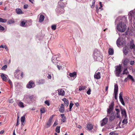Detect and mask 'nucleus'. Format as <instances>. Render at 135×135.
Here are the masks:
<instances>
[{
    "instance_id": "obj_1",
    "label": "nucleus",
    "mask_w": 135,
    "mask_h": 135,
    "mask_svg": "<svg viewBox=\"0 0 135 135\" xmlns=\"http://www.w3.org/2000/svg\"><path fill=\"white\" fill-rule=\"evenodd\" d=\"M122 19L124 21L123 22L122 21L117 24V30L121 32H124L126 28V26L125 23L127 21V18L124 16L123 17Z\"/></svg>"
},
{
    "instance_id": "obj_2",
    "label": "nucleus",
    "mask_w": 135,
    "mask_h": 135,
    "mask_svg": "<svg viewBox=\"0 0 135 135\" xmlns=\"http://www.w3.org/2000/svg\"><path fill=\"white\" fill-rule=\"evenodd\" d=\"M94 57L97 61H101L102 60L103 56L102 54L99 51H95L94 54Z\"/></svg>"
},
{
    "instance_id": "obj_3",
    "label": "nucleus",
    "mask_w": 135,
    "mask_h": 135,
    "mask_svg": "<svg viewBox=\"0 0 135 135\" xmlns=\"http://www.w3.org/2000/svg\"><path fill=\"white\" fill-rule=\"evenodd\" d=\"M115 74L116 76L118 77L122 71L121 66L120 65L116 66H115Z\"/></svg>"
},
{
    "instance_id": "obj_4",
    "label": "nucleus",
    "mask_w": 135,
    "mask_h": 135,
    "mask_svg": "<svg viewBox=\"0 0 135 135\" xmlns=\"http://www.w3.org/2000/svg\"><path fill=\"white\" fill-rule=\"evenodd\" d=\"M34 82L32 80L30 81L26 85V87L29 89L33 88L35 86Z\"/></svg>"
},
{
    "instance_id": "obj_5",
    "label": "nucleus",
    "mask_w": 135,
    "mask_h": 135,
    "mask_svg": "<svg viewBox=\"0 0 135 135\" xmlns=\"http://www.w3.org/2000/svg\"><path fill=\"white\" fill-rule=\"evenodd\" d=\"M108 119L106 117L103 119L100 122L101 126H103L106 124L108 122Z\"/></svg>"
},
{
    "instance_id": "obj_6",
    "label": "nucleus",
    "mask_w": 135,
    "mask_h": 135,
    "mask_svg": "<svg viewBox=\"0 0 135 135\" xmlns=\"http://www.w3.org/2000/svg\"><path fill=\"white\" fill-rule=\"evenodd\" d=\"M121 114L122 116H124V117H127V115L126 111L125 109L123 108H120Z\"/></svg>"
},
{
    "instance_id": "obj_7",
    "label": "nucleus",
    "mask_w": 135,
    "mask_h": 135,
    "mask_svg": "<svg viewBox=\"0 0 135 135\" xmlns=\"http://www.w3.org/2000/svg\"><path fill=\"white\" fill-rule=\"evenodd\" d=\"M20 70L18 69H17L16 70L15 72V77L18 79H20V75L21 74L20 73Z\"/></svg>"
},
{
    "instance_id": "obj_8",
    "label": "nucleus",
    "mask_w": 135,
    "mask_h": 135,
    "mask_svg": "<svg viewBox=\"0 0 135 135\" xmlns=\"http://www.w3.org/2000/svg\"><path fill=\"white\" fill-rule=\"evenodd\" d=\"M122 95L123 93L120 92L119 94V99L120 101V102L124 106L125 103L122 97Z\"/></svg>"
},
{
    "instance_id": "obj_9",
    "label": "nucleus",
    "mask_w": 135,
    "mask_h": 135,
    "mask_svg": "<svg viewBox=\"0 0 135 135\" xmlns=\"http://www.w3.org/2000/svg\"><path fill=\"white\" fill-rule=\"evenodd\" d=\"M94 77L95 79H99L100 78V72L95 73L94 75Z\"/></svg>"
},
{
    "instance_id": "obj_10",
    "label": "nucleus",
    "mask_w": 135,
    "mask_h": 135,
    "mask_svg": "<svg viewBox=\"0 0 135 135\" xmlns=\"http://www.w3.org/2000/svg\"><path fill=\"white\" fill-rule=\"evenodd\" d=\"M115 110L116 111V117L117 118H120V110L117 108H115Z\"/></svg>"
},
{
    "instance_id": "obj_11",
    "label": "nucleus",
    "mask_w": 135,
    "mask_h": 135,
    "mask_svg": "<svg viewBox=\"0 0 135 135\" xmlns=\"http://www.w3.org/2000/svg\"><path fill=\"white\" fill-rule=\"evenodd\" d=\"M123 52L125 55H126L128 54V51L127 46H126L124 47L123 49Z\"/></svg>"
},
{
    "instance_id": "obj_12",
    "label": "nucleus",
    "mask_w": 135,
    "mask_h": 135,
    "mask_svg": "<svg viewBox=\"0 0 135 135\" xmlns=\"http://www.w3.org/2000/svg\"><path fill=\"white\" fill-rule=\"evenodd\" d=\"M65 108L64 105L61 104L59 108V111L61 113H64L65 111Z\"/></svg>"
},
{
    "instance_id": "obj_13",
    "label": "nucleus",
    "mask_w": 135,
    "mask_h": 135,
    "mask_svg": "<svg viewBox=\"0 0 135 135\" xmlns=\"http://www.w3.org/2000/svg\"><path fill=\"white\" fill-rule=\"evenodd\" d=\"M28 97L31 101H35L36 100V97L34 96L33 95H29L28 96Z\"/></svg>"
},
{
    "instance_id": "obj_14",
    "label": "nucleus",
    "mask_w": 135,
    "mask_h": 135,
    "mask_svg": "<svg viewBox=\"0 0 135 135\" xmlns=\"http://www.w3.org/2000/svg\"><path fill=\"white\" fill-rule=\"evenodd\" d=\"M58 93L59 95L64 96L65 94V91L62 89H60L58 90Z\"/></svg>"
},
{
    "instance_id": "obj_15",
    "label": "nucleus",
    "mask_w": 135,
    "mask_h": 135,
    "mask_svg": "<svg viewBox=\"0 0 135 135\" xmlns=\"http://www.w3.org/2000/svg\"><path fill=\"white\" fill-rule=\"evenodd\" d=\"M115 116L113 112L110 115L109 117V119L111 121H112L114 120L115 119Z\"/></svg>"
},
{
    "instance_id": "obj_16",
    "label": "nucleus",
    "mask_w": 135,
    "mask_h": 135,
    "mask_svg": "<svg viewBox=\"0 0 135 135\" xmlns=\"http://www.w3.org/2000/svg\"><path fill=\"white\" fill-rule=\"evenodd\" d=\"M1 77L3 80L4 81H7V77L5 76V75L4 74H2L1 75Z\"/></svg>"
},
{
    "instance_id": "obj_17",
    "label": "nucleus",
    "mask_w": 135,
    "mask_h": 135,
    "mask_svg": "<svg viewBox=\"0 0 135 135\" xmlns=\"http://www.w3.org/2000/svg\"><path fill=\"white\" fill-rule=\"evenodd\" d=\"M134 11H130L128 13V15L129 17H130L131 18L134 17Z\"/></svg>"
},
{
    "instance_id": "obj_18",
    "label": "nucleus",
    "mask_w": 135,
    "mask_h": 135,
    "mask_svg": "<svg viewBox=\"0 0 135 135\" xmlns=\"http://www.w3.org/2000/svg\"><path fill=\"white\" fill-rule=\"evenodd\" d=\"M16 13L17 14H21L23 13L21 10L20 8H17L16 9Z\"/></svg>"
},
{
    "instance_id": "obj_19",
    "label": "nucleus",
    "mask_w": 135,
    "mask_h": 135,
    "mask_svg": "<svg viewBox=\"0 0 135 135\" xmlns=\"http://www.w3.org/2000/svg\"><path fill=\"white\" fill-rule=\"evenodd\" d=\"M52 62L55 64L57 63L56 60V57L55 56H54L52 57Z\"/></svg>"
},
{
    "instance_id": "obj_20",
    "label": "nucleus",
    "mask_w": 135,
    "mask_h": 135,
    "mask_svg": "<svg viewBox=\"0 0 135 135\" xmlns=\"http://www.w3.org/2000/svg\"><path fill=\"white\" fill-rule=\"evenodd\" d=\"M62 100L64 101V103L66 106H68L69 104V100L65 98H64Z\"/></svg>"
},
{
    "instance_id": "obj_21",
    "label": "nucleus",
    "mask_w": 135,
    "mask_h": 135,
    "mask_svg": "<svg viewBox=\"0 0 135 135\" xmlns=\"http://www.w3.org/2000/svg\"><path fill=\"white\" fill-rule=\"evenodd\" d=\"M45 17L44 16L42 15H40L39 21L40 22H43L44 19Z\"/></svg>"
},
{
    "instance_id": "obj_22",
    "label": "nucleus",
    "mask_w": 135,
    "mask_h": 135,
    "mask_svg": "<svg viewBox=\"0 0 135 135\" xmlns=\"http://www.w3.org/2000/svg\"><path fill=\"white\" fill-rule=\"evenodd\" d=\"M86 127L88 129L90 130L93 129V126L91 124H88L87 125Z\"/></svg>"
},
{
    "instance_id": "obj_23",
    "label": "nucleus",
    "mask_w": 135,
    "mask_h": 135,
    "mask_svg": "<svg viewBox=\"0 0 135 135\" xmlns=\"http://www.w3.org/2000/svg\"><path fill=\"white\" fill-rule=\"evenodd\" d=\"M25 115H23V116L22 117L21 119V125H24V123L25 120Z\"/></svg>"
},
{
    "instance_id": "obj_24",
    "label": "nucleus",
    "mask_w": 135,
    "mask_h": 135,
    "mask_svg": "<svg viewBox=\"0 0 135 135\" xmlns=\"http://www.w3.org/2000/svg\"><path fill=\"white\" fill-rule=\"evenodd\" d=\"M61 116L62 118L61 119V121L63 122H65L66 120V117L64 116V114H61Z\"/></svg>"
},
{
    "instance_id": "obj_25",
    "label": "nucleus",
    "mask_w": 135,
    "mask_h": 135,
    "mask_svg": "<svg viewBox=\"0 0 135 135\" xmlns=\"http://www.w3.org/2000/svg\"><path fill=\"white\" fill-rule=\"evenodd\" d=\"M118 90V86L117 84H116L114 85V93H117Z\"/></svg>"
},
{
    "instance_id": "obj_26",
    "label": "nucleus",
    "mask_w": 135,
    "mask_h": 135,
    "mask_svg": "<svg viewBox=\"0 0 135 135\" xmlns=\"http://www.w3.org/2000/svg\"><path fill=\"white\" fill-rule=\"evenodd\" d=\"M108 52V53L110 55H112L114 54V51L113 49L112 48H109Z\"/></svg>"
},
{
    "instance_id": "obj_27",
    "label": "nucleus",
    "mask_w": 135,
    "mask_h": 135,
    "mask_svg": "<svg viewBox=\"0 0 135 135\" xmlns=\"http://www.w3.org/2000/svg\"><path fill=\"white\" fill-rule=\"evenodd\" d=\"M17 104L18 106L21 108H24V106L23 105V103L21 102H19L17 103Z\"/></svg>"
},
{
    "instance_id": "obj_28",
    "label": "nucleus",
    "mask_w": 135,
    "mask_h": 135,
    "mask_svg": "<svg viewBox=\"0 0 135 135\" xmlns=\"http://www.w3.org/2000/svg\"><path fill=\"white\" fill-rule=\"evenodd\" d=\"M51 124V122L48 120L46 123V128H48L50 127Z\"/></svg>"
},
{
    "instance_id": "obj_29",
    "label": "nucleus",
    "mask_w": 135,
    "mask_h": 135,
    "mask_svg": "<svg viewBox=\"0 0 135 135\" xmlns=\"http://www.w3.org/2000/svg\"><path fill=\"white\" fill-rule=\"evenodd\" d=\"M112 109H110L109 108H108V109L107 110V116H109V115L113 111Z\"/></svg>"
},
{
    "instance_id": "obj_30",
    "label": "nucleus",
    "mask_w": 135,
    "mask_h": 135,
    "mask_svg": "<svg viewBox=\"0 0 135 135\" xmlns=\"http://www.w3.org/2000/svg\"><path fill=\"white\" fill-rule=\"evenodd\" d=\"M128 73L129 72L128 71L127 68H126L124 69L122 74H123L127 75Z\"/></svg>"
},
{
    "instance_id": "obj_31",
    "label": "nucleus",
    "mask_w": 135,
    "mask_h": 135,
    "mask_svg": "<svg viewBox=\"0 0 135 135\" xmlns=\"http://www.w3.org/2000/svg\"><path fill=\"white\" fill-rule=\"evenodd\" d=\"M45 82V80L44 79H41L39 80L38 83L40 84H41L44 83Z\"/></svg>"
},
{
    "instance_id": "obj_32",
    "label": "nucleus",
    "mask_w": 135,
    "mask_h": 135,
    "mask_svg": "<svg viewBox=\"0 0 135 135\" xmlns=\"http://www.w3.org/2000/svg\"><path fill=\"white\" fill-rule=\"evenodd\" d=\"M114 103L113 102L111 103V104L109 105V108L110 109L113 110L114 108Z\"/></svg>"
},
{
    "instance_id": "obj_33",
    "label": "nucleus",
    "mask_w": 135,
    "mask_h": 135,
    "mask_svg": "<svg viewBox=\"0 0 135 135\" xmlns=\"http://www.w3.org/2000/svg\"><path fill=\"white\" fill-rule=\"evenodd\" d=\"M86 88V87L85 86H79V90L81 91L82 90L85 89Z\"/></svg>"
},
{
    "instance_id": "obj_34",
    "label": "nucleus",
    "mask_w": 135,
    "mask_h": 135,
    "mask_svg": "<svg viewBox=\"0 0 135 135\" xmlns=\"http://www.w3.org/2000/svg\"><path fill=\"white\" fill-rule=\"evenodd\" d=\"M129 60L127 58L125 59L123 62V64L124 65H126L129 62Z\"/></svg>"
},
{
    "instance_id": "obj_35",
    "label": "nucleus",
    "mask_w": 135,
    "mask_h": 135,
    "mask_svg": "<svg viewBox=\"0 0 135 135\" xmlns=\"http://www.w3.org/2000/svg\"><path fill=\"white\" fill-rule=\"evenodd\" d=\"M15 22V21L13 19H10L7 22L8 24H11Z\"/></svg>"
},
{
    "instance_id": "obj_36",
    "label": "nucleus",
    "mask_w": 135,
    "mask_h": 135,
    "mask_svg": "<svg viewBox=\"0 0 135 135\" xmlns=\"http://www.w3.org/2000/svg\"><path fill=\"white\" fill-rule=\"evenodd\" d=\"M69 75L71 77H74L76 75V73L74 72L73 73H70Z\"/></svg>"
},
{
    "instance_id": "obj_37",
    "label": "nucleus",
    "mask_w": 135,
    "mask_h": 135,
    "mask_svg": "<svg viewBox=\"0 0 135 135\" xmlns=\"http://www.w3.org/2000/svg\"><path fill=\"white\" fill-rule=\"evenodd\" d=\"M60 126H57L56 128L55 131L57 133H59L60 132Z\"/></svg>"
},
{
    "instance_id": "obj_38",
    "label": "nucleus",
    "mask_w": 135,
    "mask_h": 135,
    "mask_svg": "<svg viewBox=\"0 0 135 135\" xmlns=\"http://www.w3.org/2000/svg\"><path fill=\"white\" fill-rule=\"evenodd\" d=\"M7 20L6 19H3L1 18L0 17V22H2V23H4L6 22H7Z\"/></svg>"
},
{
    "instance_id": "obj_39",
    "label": "nucleus",
    "mask_w": 135,
    "mask_h": 135,
    "mask_svg": "<svg viewBox=\"0 0 135 135\" xmlns=\"http://www.w3.org/2000/svg\"><path fill=\"white\" fill-rule=\"evenodd\" d=\"M122 122L124 124H126L127 123V117H124V119L123 120Z\"/></svg>"
},
{
    "instance_id": "obj_40",
    "label": "nucleus",
    "mask_w": 135,
    "mask_h": 135,
    "mask_svg": "<svg viewBox=\"0 0 135 135\" xmlns=\"http://www.w3.org/2000/svg\"><path fill=\"white\" fill-rule=\"evenodd\" d=\"M25 23L26 22H25L24 21H22L20 24V26L23 27H25L26 26H25Z\"/></svg>"
},
{
    "instance_id": "obj_41",
    "label": "nucleus",
    "mask_w": 135,
    "mask_h": 135,
    "mask_svg": "<svg viewBox=\"0 0 135 135\" xmlns=\"http://www.w3.org/2000/svg\"><path fill=\"white\" fill-rule=\"evenodd\" d=\"M128 79L131 80L132 81H134V79H133V77L130 75H128Z\"/></svg>"
},
{
    "instance_id": "obj_42",
    "label": "nucleus",
    "mask_w": 135,
    "mask_h": 135,
    "mask_svg": "<svg viewBox=\"0 0 135 135\" xmlns=\"http://www.w3.org/2000/svg\"><path fill=\"white\" fill-rule=\"evenodd\" d=\"M7 65H5L3 66L1 68V69L3 70H5L7 68Z\"/></svg>"
},
{
    "instance_id": "obj_43",
    "label": "nucleus",
    "mask_w": 135,
    "mask_h": 135,
    "mask_svg": "<svg viewBox=\"0 0 135 135\" xmlns=\"http://www.w3.org/2000/svg\"><path fill=\"white\" fill-rule=\"evenodd\" d=\"M41 114L42 113H44L45 112V110L44 108H41L40 109Z\"/></svg>"
},
{
    "instance_id": "obj_44",
    "label": "nucleus",
    "mask_w": 135,
    "mask_h": 135,
    "mask_svg": "<svg viewBox=\"0 0 135 135\" xmlns=\"http://www.w3.org/2000/svg\"><path fill=\"white\" fill-rule=\"evenodd\" d=\"M95 0H93L92 1V4L91 6V8H93L95 6Z\"/></svg>"
},
{
    "instance_id": "obj_45",
    "label": "nucleus",
    "mask_w": 135,
    "mask_h": 135,
    "mask_svg": "<svg viewBox=\"0 0 135 135\" xmlns=\"http://www.w3.org/2000/svg\"><path fill=\"white\" fill-rule=\"evenodd\" d=\"M51 28L53 30H55L56 29V25H52Z\"/></svg>"
},
{
    "instance_id": "obj_46",
    "label": "nucleus",
    "mask_w": 135,
    "mask_h": 135,
    "mask_svg": "<svg viewBox=\"0 0 135 135\" xmlns=\"http://www.w3.org/2000/svg\"><path fill=\"white\" fill-rule=\"evenodd\" d=\"M99 4L100 6V7H99V9H100L101 10H103V8H102V3L101 2H99Z\"/></svg>"
},
{
    "instance_id": "obj_47",
    "label": "nucleus",
    "mask_w": 135,
    "mask_h": 135,
    "mask_svg": "<svg viewBox=\"0 0 135 135\" xmlns=\"http://www.w3.org/2000/svg\"><path fill=\"white\" fill-rule=\"evenodd\" d=\"M120 39L118 38L117 41L116 43L118 46L120 45Z\"/></svg>"
},
{
    "instance_id": "obj_48",
    "label": "nucleus",
    "mask_w": 135,
    "mask_h": 135,
    "mask_svg": "<svg viewBox=\"0 0 135 135\" xmlns=\"http://www.w3.org/2000/svg\"><path fill=\"white\" fill-rule=\"evenodd\" d=\"M73 105V104L72 103H70L69 105V110L71 111V109Z\"/></svg>"
},
{
    "instance_id": "obj_49",
    "label": "nucleus",
    "mask_w": 135,
    "mask_h": 135,
    "mask_svg": "<svg viewBox=\"0 0 135 135\" xmlns=\"http://www.w3.org/2000/svg\"><path fill=\"white\" fill-rule=\"evenodd\" d=\"M5 48L7 50L8 49V48L7 47L6 45L4 46H3V45H1L0 46V48Z\"/></svg>"
},
{
    "instance_id": "obj_50",
    "label": "nucleus",
    "mask_w": 135,
    "mask_h": 135,
    "mask_svg": "<svg viewBox=\"0 0 135 135\" xmlns=\"http://www.w3.org/2000/svg\"><path fill=\"white\" fill-rule=\"evenodd\" d=\"M135 47V45L134 44H132L130 45V48L131 49H133Z\"/></svg>"
},
{
    "instance_id": "obj_51",
    "label": "nucleus",
    "mask_w": 135,
    "mask_h": 135,
    "mask_svg": "<svg viewBox=\"0 0 135 135\" xmlns=\"http://www.w3.org/2000/svg\"><path fill=\"white\" fill-rule=\"evenodd\" d=\"M54 115H52L51 117H50L49 120L52 122V119L53 117H54Z\"/></svg>"
},
{
    "instance_id": "obj_52",
    "label": "nucleus",
    "mask_w": 135,
    "mask_h": 135,
    "mask_svg": "<svg viewBox=\"0 0 135 135\" xmlns=\"http://www.w3.org/2000/svg\"><path fill=\"white\" fill-rule=\"evenodd\" d=\"M45 103L48 106L50 105V103L48 101L46 100L45 102Z\"/></svg>"
},
{
    "instance_id": "obj_53",
    "label": "nucleus",
    "mask_w": 135,
    "mask_h": 135,
    "mask_svg": "<svg viewBox=\"0 0 135 135\" xmlns=\"http://www.w3.org/2000/svg\"><path fill=\"white\" fill-rule=\"evenodd\" d=\"M4 30V28L2 26L0 25V31H3Z\"/></svg>"
},
{
    "instance_id": "obj_54",
    "label": "nucleus",
    "mask_w": 135,
    "mask_h": 135,
    "mask_svg": "<svg viewBox=\"0 0 135 135\" xmlns=\"http://www.w3.org/2000/svg\"><path fill=\"white\" fill-rule=\"evenodd\" d=\"M91 91V89L89 88L88 90L87 91V93L88 94V95H90V92Z\"/></svg>"
},
{
    "instance_id": "obj_55",
    "label": "nucleus",
    "mask_w": 135,
    "mask_h": 135,
    "mask_svg": "<svg viewBox=\"0 0 135 135\" xmlns=\"http://www.w3.org/2000/svg\"><path fill=\"white\" fill-rule=\"evenodd\" d=\"M114 95H115V99H117V93H114Z\"/></svg>"
},
{
    "instance_id": "obj_56",
    "label": "nucleus",
    "mask_w": 135,
    "mask_h": 135,
    "mask_svg": "<svg viewBox=\"0 0 135 135\" xmlns=\"http://www.w3.org/2000/svg\"><path fill=\"white\" fill-rule=\"evenodd\" d=\"M134 63V61H131L130 64L131 65H133Z\"/></svg>"
},
{
    "instance_id": "obj_57",
    "label": "nucleus",
    "mask_w": 135,
    "mask_h": 135,
    "mask_svg": "<svg viewBox=\"0 0 135 135\" xmlns=\"http://www.w3.org/2000/svg\"><path fill=\"white\" fill-rule=\"evenodd\" d=\"M110 135H116L115 133L113 132H111L109 134Z\"/></svg>"
},
{
    "instance_id": "obj_58",
    "label": "nucleus",
    "mask_w": 135,
    "mask_h": 135,
    "mask_svg": "<svg viewBox=\"0 0 135 135\" xmlns=\"http://www.w3.org/2000/svg\"><path fill=\"white\" fill-rule=\"evenodd\" d=\"M28 7V5L27 4H25L23 6L24 8L26 9Z\"/></svg>"
},
{
    "instance_id": "obj_59",
    "label": "nucleus",
    "mask_w": 135,
    "mask_h": 135,
    "mask_svg": "<svg viewBox=\"0 0 135 135\" xmlns=\"http://www.w3.org/2000/svg\"><path fill=\"white\" fill-rule=\"evenodd\" d=\"M96 8L97 11V13H98V12L99 11V9H98V7L97 6H96Z\"/></svg>"
},
{
    "instance_id": "obj_60",
    "label": "nucleus",
    "mask_w": 135,
    "mask_h": 135,
    "mask_svg": "<svg viewBox=\"0 0 135 135\" xmlns=\"http://www.w3.org/2000/svg\"><path fill=\"white\" fill-rule=\"evenodd\" d=\"M130 45L132 44H134V41L133 40H131L130 42Z\"/></svg>"
},
{
    "instance_id": "obj_61",
    "label": "nucleus",
    "mask_w": 135,
    "mask_h": 135,
    "mask_svg": "<svg viewBox=\"0 0 135 135\" xmlns=\"http://www.w3.org/2000/svg\"><path fill=\"white\" fill-rule=\"evenodd\" d=\"M57 66L59 70H60L61 68V66H60L59 65H57Z\"/></svg>"
},
{
    "instance_id": "obj_62",
    "label": "nucleus",
    "mask_w": 135,
    "mask_h": 135,
    "mask_svg": "<svg viewBox=\"0 0 135 135\" xmlns=\"http://www.w3.org/2000/svg\"><path fill=\"white\" fill-rule=\"evenodd\" d=\"M4 132V131L3 130H2L0 132V134H3Z\"/></svg>"
},
{
    "instance_id": "obj_63",
    "label": "nucleus",
    "mask_w": 135,
    "mask_h": 135,
    "mask_svg": "<svg viewBox=\"0 0 135 135\" xmlns=\"http://www.w3.org/2000/svg\"><path fill=\"white\" fill-rule=\"evenodd\" d=\"M21 79L23 77V72H22L21 74Z\"/></svg>"
},
{
    "instance_id": "obj_64",
    "label": "nucleus",
    "mask_w": 135,
    "mask_h": 135,
    "mask_svg": "<svg viewBox=\"0 0 135 135\" xmlns=\"http://www.w3.org/2000/svg\"><path fill=\"white\" fill-rule=\"evenodd\" d=\"M75 105L77 107H78L79 106V104L78 103H76L75 104Z\"/></svg>"
}]
</instances>
